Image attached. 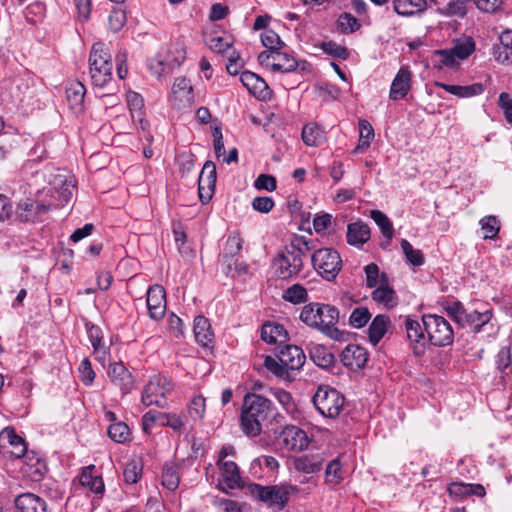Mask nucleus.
<instances>
[{"label":"nucleus","instance_id":"30","mask_svg":"<svg viewBox=\"0 0 512 512\" xmlns=\"http://www.w3.org/2000/svg\"><path fill=\"white\" fill-rule=\"evenodd\" d=\"M193 332L196 342L203 347H208L214 340L210 321L202 315L195 317Z\"/></svg>","mask_w":512,"mask_h":512},{"label":"nucleus","instance_id":"22","mask_svg":"<svg viewBox=\"0 0 512 512\" xmlns=\"http://www.w3.org/2000/svg\"><path fill=\"white\" fill-rule=\"evenodd\" d=\"M86 88L80 81H71L66 85L65 98L71 111L78 114L84 109Z\"/></svg>","mask_w":512,"mask_h":512},{"label":"nucleus","instance_id":"43","mask_svg":"<svg viewBox=\"0 0 512 512\" xmlns=\"http://www.w3.org/2000/svg\"><path fill=\"white\" fill-rule=\"evenodd\" d=\"M283 299L292 304H300L306 302L308 298L307 290L300 284H293L283 292Z\"/></svg>","mask_w":512,"mask_h":512},{"label":"nucleus","instance_id":"52","mask_svg":"<svg viewBox=\"0 0 512 512\" xmlns=\"http://www.w3.org/2000/svg\"><path fill=\"white\" fill-rule=\"evenodd\" d=\"M271 394L287 413L293 414L296 411L295 402L289 392L282 389H272Z\"/></svg>","mask_w":512,"mask_h":512},{"label":"nucleus","instance_id":"14","mask_svg":"<svg viewBox=\"0 0 512 512\" xmlns=\"http://www.w3.org/2000/svg\"><path fill=\"white\" fill-rule=\"evenodd\" d=\"M0 449L11 457L20 458L26 450V443L22 437L16 434L14 428L5 427L0 432Z\"/></svg>","mask_w":512,"mask_h":512},{"label":"nucleus","instance_id":"47","mask_svg":"<svg viewBox=\"0 0 512 512\" xmlns=\"http://www.w3.org/2000/svg\"><path fill=\"white\" fill-rule=\"evenodd\" d=\"M479 224L484 239H493L499 233L500 222L495 216H485L480 220Z\"/></svg>","mask_w":512,"mask_h":512},{"label":"nucleus","instance_id":"8","mask_svg":"<svg viewBox=\"0 0 512 512\" xmlns=\"http://www.w3.org/2000/svg\"><path fill=\"white\" fill-rule=\"evenodd\" d=\"M260 65L269 68L273 72L290 73L300 68L302 71L310 70V64L306 61H297L289 53L276 51H263L258 56Z\"/></svg>","mask_w":512,"mask_h":512},{"label":"nucleus","instance_id":"2","mask_svg":"<svg viewBox=\"0 0 512 512\" xmlns=\"http://www.w3.org/2000/svg\"><path fill=\"white\" fill-rule=\"evenodd\" d=\"M299 318L307 326L321 331L332 340H345L346 333L336 327L339 311L332 305L322 303L306 304L302 308Z\"/></svg>","mask_w":512,"mask_h":512},{"label":"nucleus","instance_id":"45","mask_svg":"<svg viewBox=\"0 0 512 512\" xmlns=\"http://www.w3.org/2000/svg\"><path fill=\"white\" fill-rule=\"evenodd\" d=\"M371 218L380 228L382 234L390 241L393 237V225L389 218L380 210H372L370 213Z\"/></svg>","mask_w":512,"mask_h":512},{"label":"nucleus","instance_id":"16","mask_svg":"<svg viewBox=\"0 0 512 512\" xmlns=\"http://www.w3.org/2000/svg\"><path fill=\"white\" fill-rule=\"evenodd\" d=\"M147 308L153 320L163 318L166 311V293L161 285H153L147 291Z\"/></svg>","mask_w":512,"mask_h":512},{"label":"nucleus","instance_id":"18","mask_svg":"<svg viewBox=\"0 0 512 512\" xmlns=\"http://www.w3.org/2000/svg\"><path fill=\"white\" fill-rule=\"evenodd\" d=\"M221 471L222 482L219 483V488L228 493V489H236L242 487V480L239 468L234 461H222L217 463Z\"/></svg>","mask_w":512,"mask_h":512},{"label":"nucleus","instance_id":"28","mask_svg":"<svg viewBox=\"0 0 512 512\" xmlns=\"http://www.w3.org/2000/svg\"><path fill=\"white\" fill-rule=\"evenodd\" d=\"M160 52L163 53L166 66H168L170 70L178 68L186 58V51L182 42L171 43L163 47Z\"/></svg>","mask_w":512,"mask_h":512},{"label":"nucleus","instance_id":"58","mask_svg":"<svg viewBox=\"0 0 512 512\" xmlns=\"http://www.w3.org/2000/svg\"><path fill=\"white\" fill-rule=\"evenodd\" d=\"M497 103L507 124L512 125V97L508 93L502 92L499 94Z\"/></svg>","mask_w":512,"mask_h":512},{"label":"nucleus","instance_id":"64","mask_svg":"<svg viewBox=\"0 0 512 512\" xmlns=\"http://www.w3.org/2000/svg\"><path fill=\"white\" fill-rule=\"evenodd\" d=\"M126 16L124 11L121 9L113 10L109 17L108 23L109 27L113 32H118L125 24Z\"/></svg>","mask_w":512,"mask_h":512},{"label":"nucleus","instance_id":"32","mask_svg":"<svg viewBox=\"0 0 512 512\" xmlns=\"http://www.w3.org/2000/svg\"><path fill=\"white\" fill-rule=\"evenodd\" d=\"M347 242L355 247H362L370 239V229L367 224L359 221L347 227Z\"/></svg>","mask_w":512,"mask_h":512},{"label":"nucleus","instance_id":"38","mask_svg":"<svg viewBox=\"0 0 512 512\" xmlns=\"http://www.w3.org/2000/svg\"><path fill=\"white\" fill-rule=\"evenodd\" d=\"M302 140L306 145L316 147L324 142L325 135L318 124L311 122L303 127Z\"/></svg>","mask_w":512,"mask_h":512},{"label":"nucleus","instance_id":"5","mask_svg":"<svg viewBox=\"0 0 512 512\" xmlns=\"http://www.w3.org/2000/svg\"><path fill=\"white\" fill-rule=\"evenodd\" d=\"M248 491L252 497L278 510H282L289 501L290 496L299 492L297 486L289 483L279 485L262 486L252 483L248 485Z\"/></svg>","mask_w":512,"mask_h":512},{"label":"nucleus","instance_id":"29","mask_svg":"<svg viewBox=\"0 0 512 512\" xmlns=\"http://www.w3.org/2000/svg\"><path fill=\"white\" fill-rule=\"evenodd\" d=\"M372 299L388 308H392L397 304L396 293L388 286L387 277L384 273L381 275L380 285L376 286L372 292Z\"/></svg>","mask_w":512,"mask_h":512},{"label":"nucleus","instance_id":"40","mask_svg":"<svg viewBox=\"0 0 512 512\" xmlns=\"http://www.w3.org/2000/svg\"><path fill=\"white\" fill-rule=\"evenodd\" d=\"M40 204L41 203L35 205V203L30 199L21 201L18 204V213L20 219L22 221H34L38 218L39 215H41L42 213H46L47 211H43V209H38V205Z\"/></svg>","mask_w":512,"mask_h":512},{"label":"nucleus","instance_id":"51","mask_svg":"<svg viewBox=\"0 0 512 512\" xmlns=\"http://www.w3.org/2000/svg\"><path fill=\"white\" fill-rule=\"evenodd\" d=\"M401 248L406 260L410 264L414 266H420L424 263V256L422 252L418 249H414L410 242L407 241L406 239H402Z\"/></svg>","mask_w":512,"mask_h":512},{"label":"nucleus","instance_id":"44","mask_svg":"<svg viewBox=\"0 0 512 512\" xmlns=\"http://www.w3.org/2000/svg\"><path fill=\"white\" fill-rule=\"evenodd\" d=\"M187 411L193 421L203 419L206 411L205 398L202 395L194 396L187 406Z\"/></svg>","mask_w":512,"mask_h":512},{"label":"nucleus","instance_id":"62","mask_svg":"<svg viewBox=\"0 0 512 512\" xmlns=\"http://www.w3.org/2000/svg\"><path fill=\"white\" fill-rule=\"evenodd\" d=\"M338 26L345 33H352L359 28L357 19L349 13L340 15L338 19Z\"/></svg>","mask_w":512,"mask_h":512},{"label":"nucleus","instance_id":"21","mask_svg":"<svg viewBox=\"0 0 512 512\" xmlns=\"http://www.w3.org/2000/svg\"><path fill=\"white\" fill-rule=\"evenodd\" d=\"M411 88V72L408 66H401L396 76L394 77L389 97L391 100L403 99Z\"/></svg>","mask_w":512,"mask_h":512},{"label":"nucleus","instance_id":"23","mask_svg":"<svg viewBox=\"0 0 512 512\" xmlns=\"http://www.w3.org/2000/svg\"><path fill=\"white\" fill-rule=\"evenodd\" d=\"M108 375L111 381L122 390L123 394H127L132 389V375L122 362L110 364Z\"/></svg>","mask_w":512,"mask_h":512},{"label":"nucleus","instance_id":"34","mask_svg":"<svg viewBox=\"0 0 512 512\" xmlns=\"http://www.w3.org/2000/svg\"><path fill=\"white\" fill-rule=\"evenodd\" d=\"M307 350L311 360L321 368H327L334 362V355L322 344L310 342Z\"/></svg>","mask_w":512,"mask_h":512},{"label":"nucleus","instance_id":"49","mask_svg":"<svg viewBox=\"0 0 512 512\" xmlns=\"http://www.w3.org/2000/svg\"><path fill=\"white\" fill-rule=\"evenodd\" d=\"M434 56L438 58V64L435 66L439 69L443 67L457 68L460 64L459 59L454 55L451 49L448 50H436Z\"/></svg>","mask_w":512,"mask_h":512},{"label":"nucleus","instance_id":"13","mask_svg":"<svg viewBox=\"0 0 512 512\" xmlns=\"http://www.w3.org/2000/svg\"><path fill=\"white\" fill-rule=\"evenodd\" d=\"M407 338L415 355L424 354L427 345V335L423 326L417 319L407 317L404 322Z\"/></svg>","mask_w":512,"mask_h":512},{"label":"nucleus","instance_id":"36","mask_svg":"<svg viewBox=\"0 0 512 512\" xmlns=\"http://www.w3.org/2000/svg\"><path fill=\"white\" fill-rule=\"evenodd\" d=\"M435 86L444 89L446 92L453 94L460 98H468L476 95H480L484 91V87L480 83H474L472 85L460 86V85H449L442 82H435Z\"/></svg>","mask_w":512,"mask_h":512},{"label":"nucleus","instance_id":"41","mask_svg":"<svg viewBox=\"0 0 512 512\" xmlns=\"http://www.w3.org/2000/svg\"><path fill=\"white\" fill-rule=\"evenodd\" d=\"M241 249L242 243L239 237H228L226 241L225 253L222 256V261L224 264H226L229 271H232V262L234 260V256L237 255Z\"/></svg>","mask_w":512,"mask_h":512},{"label":"nucleus","instance_id":"4","mask_svg":"<svg viewBox=\"0 0 512 512\" xmlns=\"http://www.w3.org/2000/svg\"><path fill=\"white\" fill-rule=\"evenodd\" d=\"M113 63L108 46L103 42L94 43L89 55V73L92 84L106 86L112 79Z\"/></svg>","mask_w":512,"mask_h":512},{"label":"nucleus","instance_id":"15","mask_svg":"<svg viewBox=\"0 0 512 512\" xmlns=\"http://www.w3.org/2000/svg\"><path fill=\"white\" fill-rule=\"evenodd\" d=\"M215 183L216 166L212 161H206L198 178V193L203 204L210 201Z\"/></svg>","mask_w":512,"mask_h":512},{"label":"nucleus","instance_id":"10","mask_svg":"<svg viewBox=\"0 0 512 512\" xmlns=\"http://www.w3.org/2000/svg\"><path fill=\"white\" fill-rule=\"evenodd\" d=\"M173 390L171 380L165 375L157 374L150 377L142 393L141 401L145 406H166V397Z\"/></svg>","mask_w":512,"mask_h":512},{"label":"nucleus","instance_id":"59","mask_svg":"<svg viewBox=\"0 0 512 512\" xmlns=\"http://www.w3.org/2000/svg\"><path fill=\"white\" fill-rule=\"evenodd\" d=\"M166 61H164L163 53L159 52L156 57L152 58L148 62V68L152 74L157 77H160L162 74L170 71V68L166 66Z\"/></svg>","mask_w":512,"mask_h":512},{"label":"nucleus","instance_id":"55","mask_svg":"<svg viewBox=\"0 0 512 512\" xmlns=\"http://www.w3.org/2000/svg\"><path fill=\"white\" fill-rule=\"evenodd\" d=\"M262 44L268 48L267 51H276L284 46V42L281 40L279 35L273 30L266 29L261 34Z\"/></svg>","mask_w":512,"mask_h":512},{"label":"nucleus","instance_id":"46","mask_svg":"<svg viewBox=\"0 0 512 512\" xmlns=\"http://www.w3.org/2000/svg\"><path fill=\"white\" fill-rule=\"evenodd\" d=\"M343 480L342 466L338 458L329 462L325 470V481L330 485H337Z\"/></svg>","mask_w":512,"mask_h":512},{"label":"nucleus","instance_id":"56","mask_svg":"<svg viewBox=\"0 0 512 512\" xmlns=\"http://www.w3.org/2000/svg\"><path fill=\"white\" fill-rule=\"evenodd\" d=\"M162 485L170 491H174L179 486V476L173 466H165L162 473Z\"/></svg>","mask_w":512,"mask_h":512},{"label":"nucleus","instance_id":"7","mask_svg":"<svg viewBox=\"0 0 512 512\" xmlns=\"http://www.w3.org/2000/svg\"><path fill=\"white\" fill-rule=\"evenodd\" d=\"M423 326L427 335V342L433 346H447L452 344L454 332L452 326L443 316L424 314Z\"/></svg>","mask_w":512,"mask_h":512},{"label":"nucleus","instance_id":"26","mask_svg":"<svg viewBox=\"0 0 512 512\" xmlns=\"http://www.w3.org/2000/svg\"><path fill=\"white\" fill-rule=\"evenodd\" d=\"M261 338L268 344L280 346L286 343L288 333L283 325L275 322H266L261 328Z\"/></svg>","mask_w":512,"mask_h":512},{"label":"nucleus","instance_id":"20","mask_svg":"<svg viewBox=\"0 0 512 512\" xmlns=\"http://www.w3.org/2000/svg\"><path fill=\"white\" fill-rule=\"evenodd\" d=\"M368 360L366 349L357 344H349L341 353V362L344 366L356 370L365 366Z\"/></svg>","mask_w":512,"mask_h":512},{"label":"nucleus","instance_id":"3","mask_svg":"<svg viewBox=\"0 0 512 512\" xmlns=\"http://www.w3.org/2000/svg\"><path fill=\"white\" fill-rule=\"evenodd\" d=\"M310 241L304 236H294L291 242L274 259L275 274L280 279L298 276L304 267V258L310 252Z\"/></svg>","mask_w":512,"mask_h":512},{"label":"nucleus","instance_id":"1","mask_svg":"<svg viewBox=\"0 0 512 512\" xmlns=\"http://www.w3.org/2000/svg\"><path fill=\"white\" fill-rule=\"evenodd\" d=\"M277 416L271 400L256 393H247L241 408V430L247 436H258Z\"/></svg>","mask_w":512,"mask_h":512},{"label":"nucleus","instance_id":"35","mask_svg":"<svg viewBox=\"0 0 512 512\" xmlns=\"http://www.w3.org/2000/svg\"><path fill=\"white\" fill-rule=\"evenodd\" d=\"M172 96L174 100L183 105H190L193 101V89L190 80L185 77L176 78L172 86Z\"/></svg>","mask_w":512,"mask_h":512},{"label":"nucleus","instance_id":"37","mask_svg":"<svg viewBox=\"0 0 512 512\" xmlns=\"http://www.w3.org/2000/svg\"><path fill=\"white\" fill-rule=\"evenodd\" d=\"M390 325L388 316L379 314L371 322L369 326V340L373 345H377L383 338Z\"/></svg>","mask_w":512,"mask_h":512},{"label":"nucleus","instance_id":"17","mask_svg":"<svg viewBox=\"0 0 512 512\" xmlns=\"http://www.w3.org/2000/svg\"><path fill=\"white\" fill-rule=\"evenodd\" d=\"M282 441L287 450L300 452L308 448L309 438L306 432L297 426H286L281 433Z\"/></svg>","mask_w":512,"mask_h":512},{"label":"nucleus","instance_id":"61","mask_svg":"<svg viewBox=\"0 0 512 512\" xmlns=\"http://www.w3.org/2000/svg\"><path fill=\"white\" fill-rule=\"evenodd\" d=\"M366 276V285L369 288H374L380 285L381 279L379 280V267L375 263H369L364 267Z\"/></svg>","mask_w":512,"mask_h":512},{"label":"nucleus","instance_id":"60","mask_svg":"<svg viewBox=\"0 0 512 512\" xmlns=\"http://www.w3.org/2000/svg\"><path fill=\"white\" fill-rule=\"evenodd\" d=\"M88 337L90 339V342L92 344V347L94 348L95 354H97V358L100 359L101 355H105V349L101 346V331L98 327L92 326L88 329Z\"/></svg>","mask_w":512,"mask_h":512},{"label":"nucleus","instance_id":"24","mask_svg":"<svg viewBox=\"0 0 512 512\" xmlns=\"http://www.w3.org/2000/svg\"><path fill=\"white\" fill-rule=\"evenodd\" d=\"M325 457L322 453H310L296 457L294 468L296 471L305 474H315L321 471Z\"/></svg>","mask_w":512,"mask_h":512},{"label":"nucleus","instance_id":"12","mask_svg":"<svg viewBox=\"0 0 512 512\" xmlns=\"http://www.w3.org/2000/svg\"><path fill=\"white\" fill-rule=\"evenodd\" d=\"M74 188L75 186L72 179L67 178V176L62 174L57 175L54 179L53 191L51 194L53 201L38 205V209L49 211L52 208L63 206L71 200Z\"/></svg>","mask_w":512,"mask_h":512},{"label":"nucleus","instance_id":"63","mask_svg":"<svg viewBox=\"0 0 512 512\" xmlns=\"http://www.w3.org/2000/svg\"><path fill=\"white\" fill-rule=\"evenodd\" d=\"M254 187L257 190L274 191L277 187L276 179L268 174H260L254 182Z\"/></svg>","mask_w":512,"mask_h":512},{"label":"nucleus","instance_id":"54","mask_svg":"<svg viewBox=\"0 0 512 512\" xmlns=\"http://www.w3.org/2000/svg\"><path fill=\"white\" fill-rule=\"evenodd\" d=\"M165 413L156 410L146 412L142 417V428L144 432L150 433L156 423L163 426Z\"/></svg>","mask_w":512,"mask_h":512},{"label":"nucleus","instance_id":"9","mask_svg":"<svg viewBox=\"0 0 512 512\" xmlns=\"http://www.w3.org/2000/svg\"><path fill=\"white\" fill-rule=\"evenodd\" d=\"M313 404L322 416L334 419L343 410L345 398L335 388L320 385L313 396Z\"/></svg>","mask_w":512,"mask_h":512},{"label":"nucleus","instance_id":"42","mask_svg":"<svg viewBox=\"0 0 512 512\" xmlns=\"http://www.w3.org/2000/svg\"><path fill=\"white\" fill-rule=\"evenodd\" d=\"M475 50V42L472 38L466 37L455 41L451 51L459 59V61L468 58Z\"/></svg>","mask_w":512,"mask_h":512},{"label":"nucleus","instance_id":"33","mask_svg":"<svg viewBox=\"0 0 512 512\" xmlns=\"http://www.w3.org/2000/svg\"><path fill=\"white\" fill-rule=\"evenodd\" d=\"M426 0H394V11L401 16H415L427 9Z\"/></svg>","mask_w":512,"mask_h":512},{"label":"nucleus","instance_id":"25","mask_svg":"<svg viewBox=\"0 0 512 512\" xmlns=\"http://www.w3.org/2000/svg\"><path fill=\"white\" fill-rule=\"evenodd\" d=\"M279 361L286 366L287 370H298L305 363L303 350L295 345H286L277 355Z\"/></svg>","mask_w":512,"mask_h":512},{"label":"nucleus","instance_id":"48","mask_svg":"<svg viewBox=\"0 0 512 512\" xmlns=\"http://www.w3.org/2000/svg\"><path fill=\"white\" fill-rule=\"evenodd\" d=\"M109 437L117 443H124L130 435L129 427L122 421L115 422L108 427Z\"/></svg>","mask_w":512,"mask_h":512},{"label":"nucleus","instance_id":"57","mask_svg":"<svg viewBox=\"0 0 512 512\" xmlns=\"http://www.w3.org/2000/svg\"><path fill=\"white\" fill-rule=\"evenodd\" d=\"M468 0H451L440 12L445 16H459L463 17L466 10V2Z\"/></svg>","mask_w":512,"mask_h":512},{"label":"nucleus","instance_id":"19","mask_svg":"<svg viewBox=\"0 0 512 512\" xmlns=\"http://www.w3.org/2000/svg\"><path fill=\"white\" fill-rule=\"evenodd\" d=\"M242 84L248 89V91L260 100H266L270 97V89L263 78L257 74L244 71L240 75Z\"/></svg>","mask_w":512,"mask_h":512},{"label":"nucleus","instance_id":"39","mask_svg":"<svg viewBox=\"0 0 512 512\" xmlns=\"http://www.w3.org/2000/svg\"><path fill=\"white\" fill-rule=\"evenodd\" d=\"M359 140L353 150V153H360L369 148L371 141L374 139V129L372 125L365 119L359 120Z\"/></svg>","mask_w":512,"mask_h":512},{"label":"nucleus","instance_id":"53","mask_svg":"<svg viewBox=\"0 0 512 512\" xmlns=\"http://www.w3.org/2000/svg\"><path fill=\"white\" fill-rule=\"evenodd\" d=\"M370 318L371 314L366 307H357L352 311L349 323L352 327L359 329L364 327Z\"/></svg>","mask_w":512,"mask_h":512},{"label":"nucleus","instance_id":"50","mask_svg":"<svg viewBox=\"0 0 512 512\" xmlns=\"http://www.w3.org/2000/svg\"><path fill=\"white\" fill-rule=\"evenodd\" d=\"M141 473L142 465L140 460L132 459L126 463L123 477L126 483L134 484L139 480Z\"/></svg>","mask_w":512,"mask_h":512},{"label":"nucleus","instance_id":"11","mask_svg":"<svg viewBox=\"0 0 512 512\" xmlns=\"http://www.w3.org/2000/svg\"><path fill=\"white\" fill-rule=\"evenodd\" d=\"M311 262L314 269L328 281L335 279L342 267L339 253L331 248L315 251L311 256Z\"/></svg>","mask_w":512,"mask_h":512},{"label":"nucleus","instance_id":"31","mask_svg":"<svg viewBox=\"0 0 512 512\" xmlns=\"http://www.w3.org/2000/svg\"><path fill=\"white\" fill-rule=\"evenodd\" d=\"M79 482L83 487L88 488L95 494H102L104 492V482L101 476L96 472L94 465H90L82 470Z\"/></svg>","mask_w":512,"mask_h":512},{"label":"nucleus","instance_id":"27","mask_svg":"<svg viewBox=\"0 0 512 512\" xmlns=\"http://www.w3.org/2000/svg\"><path fill=\"white\" fill-rule=\"evenodd\" d=\"M15 506L20 512H47L45 500L33 493H23L17 496Z\"/></svg>","mask_w":512,"mask_h":512},{"label":"nucleus","instance_id":"6","mask_svg":"<svg viewBox=\"0 0 512 512\" xmlns=\"http://www.w3.org/2000/svg\"><path fill=\"white\" fill-rule=\"evenodd\" d=\"M450 317L461 327L469 328L472 331L478 332L486 325L492 318V311L485 309L480 311L478 309L467 310L462 303L456 301L449 304L446 308Z\"/></svg>","mask_w":512,"mask_h":512}]
</instances>
